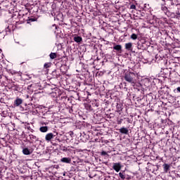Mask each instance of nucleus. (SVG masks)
Returning a JSON list of instances; mask_svg holds the SVG:
<instances>
[{
	"instance_id": "obj_1",
	"label": "nucleus",
	"mask_w": 180,
	"mask_h": 180,
	"mask_svg": "<svg viewBox=\"0 0 180 180\" xmlns=\"http://www.w3.org/2000/svg\"><path fill=\"white\" fill-rule=\"evenodd\" d=\"M124 79L127 82H129V84H136V74L132 72H129L126 73L124 75Z\"/></svg>"
},
{
	"instance_id": "obj_2",
	"label": "nucleus",
	"mask_w": 180,
	"mask_h": 180,
	"mask_svg": "<svg viewBox=\"0 0 180 180\" xmlns=\"http://www.w3.org/2000/svg\"><path fill=\"white\" fill-rule=\"evenodd\" d=\"M23 103V100L22 98H20L19 97H17L15 100L14 101L13 105L15 107L20 106Z\"/></svg>"
},
{
	"instance_id": "obj_3",
	"label": "nucleus",
	"mask_w": 180,
	"mask_h": 180,
	"mask_svg": "<svg viewBox=\"0 0 180 180\" xmlns=\"http://www.w3.org/2000/svg\"><path fill=\"white\" fill-rule=\"evenodd\" d=\"M112 169H115V171H116V172H119V171H120V169H122V165H120V163H113Z\"/></svg>"
},
{
	"instance_id": "obj_4",
	"label": "nucleus",
	"mask_w": 180,
	"mask_h": 180,
	"mask_svg": "<svg viewBox=\"0 0 180 180\" xmlns=\"http://www.w3.org/2000/svg\"><path fill=\"white\" fill-rule=\"evenodd\" d=\"M56 137V135H54L53 133H49L45 136L46 141H51L52 139H54Z\"/></svg>"
},
{
	"instance_id": "obj_5",
	"label": "nucleus",
	"mask_w": 180,
	"mask_h": 180,
	"mask_svg": "<svg viewBox=\"0 0 180 180\" xmlns=\"http://www.w3.org/2000/svg\"><path fill=\"white\" fill-rule=\"evenodd\" d=\"M33 153V150H30L27 148H25L22 149V154H24V155H30V154H32Z\"/></svg>"
},
{
	"instance_id": "obj_6",
	"label": "nucleus",
	"mask_w": 180,
	"mask_h": 180,
	"mask_svg": "<svg viewBox=\"0 0 180 180\" xmlns=\"http://www.w3.org/2000/svg\"><path fill=\"white\" fill-rule=\"evenodd\" d=\"M116 109L117 112L120 115V112L123 110V104L120 103H117Z\"/></svg>"
},
{
	"instance_id": "obj_7",
	"label": "nucleus",
	"mask_w": 180,
	"mask_h": 180,
	"mask_svg": "<svg viewBox=\"0 0 180 180\" xmlns=\"http://www.w3.org/2000/svg\"><path fill=\"white\" fill-rule=\"evenodd\" d=\"M30 141H29V143H30V144H32L34 141H38L39 140V139H37V136L33 134H30Z\"/></svg>"
},
{
	"instance_id": "obj_8",
	"label": "nucleus",
	"mask_w": 180,
	"mask_h": 180,
	"mask_svg": "<svg viewBox=\"0 0 180 180\" xmlns=\"http://www.w3.org/2000/svg\"><path fill=\"white\" fill-rule=\"evenodd\" d=\"M60 162H63L65 164H71V158H63L60 159Z\"/></svg>"
},
{
	"instance_id": "obj_9",
	"label": "nucleus",
	"mask_w": 180,
	"mask_h": 180,
	"mask_svg": "<svg viewBox=\"0 0 180 180\" xmlns=\"http://www.w3.org/2000/svg\"><path fill=\"white\" fill-rule=\"evenodd\" d=\"M120 133L122 134H129V129L126 127H122L119 129Z\"/></svg>"
},
{
	"instance_id": "obj_10",
	"label": "nucleus",
	"mask_w": 180,
	"mask_h": 180,
	"mask_svg": "<svg viewBox=\"0 0 180 180\" xmlns=\"http://www.w3.org/2000/svg\"><path fill=\"white\" fill-rule=\"evenodd\" d=\"M162 167L165 172H168V171H169V168H170L169 165L165 163L162 165Z\"/></svg>"
},
{
	"instance_id": "obj_11",
	"label": "nucleus",
	"mask_w": 180,
	"mask_h": 180,
	"mask_svg": "<svg viewBox=\"0 0 180 180\" xmlns=\"http://www.w3.org/2000/svg\"><path fill=\"white\" fill-rule=\"evenodd\" d=\"M73 40L76 43H81V41H82V37H81L79 36H76V37H74Z\"/></svg>"
},
{
	"instance_id": "obj_12",
	"label": "nucleus",
	"mask_w": 180,
	"mask_h": 180,
	"mask_svg": "<svg viewBox=\"0 0 180 180\" xmlns=\"http://www.w3.org/2000/svg\"><path fill=\"white\" fill-rule=\"evenodd\" d=\"M39 131L41 132V133H46V131H49V127H41L39 128Z\"/></svg>"
},
{
	"instance_id": "obj_13",
	"label": "nucleus",
	"mask_w": 180,
	"mask_h": 180,
	"mask_svg": "<svg viewBox=\"0 0 180 180\" xmlns=\"http://www.w3.org/2000/svg\"><path fill=\"white\" fill-rule=\"evenodd\" d=\"M131 47H133V44L131 42L125 44L126 50H131Z\"/></svg>"
},
{
	"instance_id": "obj_14",
	"label": "nucleus",
	"mask_w": 180,
	"mask_h": 180,
	"mask_svg": "<svg viewBox=\"0 0 180 180\" xmlns=\"http://www.w3.org/2000/svg\"><path fill=\"white\" fill-rule=\"evenodd\" d=\"M113 50H116L117 51H120L122 50V45H115L113 46Z\"/></svg>"
},
{
	"instance_id": "obj_15",
	"label": "nucleus",
	"mask_w": 180,
	"mask_h": 180,
	"mask_svg": "<svg viewBox=\"0 0 180 180\" xmlns=\"http://www.w3.org/2000/svg\"><path fill=\"white\" fill-rule=\"evenodd\" d=\"M49 56H50V58H51V60H54V58H57V53H51Z\"/></svg>"
},
{
	"instance_id": "obj_16",
	"label": "nucleus",
	"mask_w": 180,
	"mask_h": 180,
	"mask_svg": "<svg viewBox=\"0 0 180 180\" xmlns=\"http://www.w3.org/2000/svg\"><path fill=\"white\" fill-rule=\"evenodd\" d=\"M119 176L121 178V179H126V176L122 172L119 173Z\"/></svg>"
},
{
	"instance_id": "obj_17",
	"label": "nucleus",
	"mask_w": 180,
	"mask_h": 180,
	"mask_svg": "<svg viewBox=\"0 0 180 180\" xmlns=\"http://www.w3.org/2000/svg\"><path fill=\"white\" fill-rule=\"evenodd\" d=\"M131 39H132V40H136V39H137V34H132L131 35Z\"/></svg>"
},
{
	"instance_id": "obj_18",
	"label": "nucleus",
	"mask_w": 180,
	"mask_h": 180,
	"mask_svg": "<svg viewBox=\"0 0 180 180\" xmlns=\"http://www.w3.org/2000/svg\"><path fill=\"white\" fill-rule=\"evenodd\" d=\"M44 68H50V63H45L44 65Z\"/></svg>"
},
{
	"instance_id": "obj_19",
	"label": "nucleus",
	"mask_w": 180,
	"mask_h": 180,
	"mask_svg": "<svg viewBox=\"0 0 180 180\" xmlns=\"http://www.w3.org/2000/svg\"><path fill=\"white\" fill-rule=\"evenodd\" d=\"M174 92H179L180 93V87H177L176 89H174Z\"/></svg>"
},
{
	"instance_id": "obj_20",
	"label": "nucleus",
	"mask_w": 180,
	"mask_h": 180,
	"mask_svg": "<svg viewBox=\"0 0 180 180\" xmlns=\"http://www.w3.org/2000/svg\"><path fill=\"white\" fill-rule=\"evenodd\" d=\"M101 155H108V153H106L105 151H102Z\"/></svg>"
},
{
	"instance_id": "obj_21",
	"label": "nucleus",
	"mask_w": 180,
	"mask_h": 180,
	"mask_svg": "<svg viewBox=\"0 0 180 180\" xmlns=\"http://www.w3.org/2000/svg\"><path fill=\"white\" fill-rule=\"evenodd\" d=\"M130 8L131 9H136V5H134V4L131 5Z\"/></svg>"
},
{
	"instance_id": "obj_22",
	"label": "nucleus",
	"mask_w": 180,
	"mask_h": 180,
	"mask_svg": "<svg viewBox=\"0 0 180 180\" xmlns=\"http://www.w3.org/2000/svg\"><path fill=\"white\" fill-rule=\"evenodd\" d=\"M162 11H167L168 8L165 6V7H162Z\"/></svg>"
},
{
	"instance_id": "obj_23",
	"label": "nucleus",
	"mask_w": 180,
	"mask_h": 180,
	"mask_svg": "<svg viewBox=\"0 0 180 180\" xmlns=\"http://www.w3.org/2000/svg\"><path fill=\"white\" fill-rule=\"evenodd\" d=\"M127 122L128 123H131V120L130 119H129V118H127Z\"/></svg>"
},
{
	"instance_id": "obj_24",
	"label": "nucleus",
	"mask_w": 180,
	"mask_h": 180,
	"mask_svg": "<svg viewBox=\"0 0 180 180\" xmlns=\"http://www.w3.org/2000/svg\"><path fill=\"white\" fill-rule=\"evenodd\" d=\"M122 120H120V121H118L117 124H122Z\"/></svg>"
},
{
	"instance_id": "obj_25",
	"label": "nucleus",
	"mask_w": 180,
	"mask_h": 180,
	"mask_svg": "<svg viewBox=\"0 0 180 180\" xmlns=\"http://www.w3.org/2000/svg\"><path fill=\"white\" fill-rule=\"evenodd\" d=\"M53 27H55V29H57V27H56V25H53Z\"/></svg>"
},
{
	"instance_id": "obj_26",
	"label": "nucleus",
	"mask_w": 180,
	"mask_h": 180,
	"mask_svg": "<svg viewBox=\"0 0 180 180\" xmlns=\"http://www.w3.org/2000/svg\"><path fill=\"white\" fill-rule=\"evenodd\" d=\"M0 136H1V132H0Z\"/></svg>"
}]
</instances>
